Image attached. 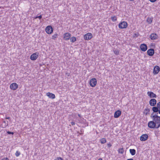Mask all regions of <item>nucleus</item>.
I'll return each mask as SVG.
<instances>
[{
	"instance_id": "12",
	"label": "nucleus",
	"mask_w": 160,
	"mask_h": 160,
	"mask_svg": "<svg viewBox=\"0 0 160 160\" xmlns=\"http://www.w3.org/2000/svg\"><path fill=\"white\" fill-rule=\"evenodd\" d=\"M150 105L152 106H154L157 103V100L154 98L150 100L149 102Z\"/></svg>"
},
{
	"instance_id": "19",
	"label": "nucleus",
	"mask_w": 160,
	"mask_h": 160,
	"mask_svg": "<svg viewBox=\"0 0 160 160\" xmlns=\"http://www.w3.org/2000/svg\"><path fill=\"white\" fill-rule=\"evenodd\" d=\"M159 109L157 106H153V107L152 108V110L153 111L152 113H154V112H157V114H158V112L159 111Z\"/></svg>"
},
{
	"instance_id": "1",
	"label": "nucleus",
	"mask_w": 160,
	"mask_h": 160,
	"mask_svg": "<svg viewBox=\"0 0 160 160\" xmlns=\"http://www.w3.org/2000/svg\"><path fill=\"white\" fill-rule=\"evenodd\" d=\"M150 117L152 118L153 121L157 125L158 128H159L160 127V117L156 114L153 115V113H152Z\"/></svg>"
},
{
	"instance_id": "2",
	"label": "nucleus",
	"mask_w": 160,
	"mask_h": 160,
	"mask_svg": "<svg viewBox=\"0 0 160 160\" xmlns=\"http://www.w3.org/2000/svg\"><path fill=\"white\" fill-rule=\"evenodd\" d=\"M148 126L150 128H158L157 125L153 121H149L148 123Z\"/></svg>"
},
{
	"instance_id": "45",
	"label": "nucleus",
	"mask_w": 160,
	"mask_h": 160,
	"mask_svg": "<svg viewBox=\"0 0 160 160\" xmlns=\"http://www.w3.org/2000/svg\"><path fill=\"white\" fill-rule=\"evenodd\" d=\"M129 0L130 1H134V0Z\"/></svg>"
},
{
	"instance_id": "34",
	"label": "nucleus",
	"mask_w": 160,
	"mask_h": 160,
	"mask_svg": "<svg viewBox=\"0 0 160 160\" xmlns=\"http://www.w3.org/2000/svg\"><path fill=\"white\" fill-rule=\"evenodd\" d=\"M55 160H63V159L61 157H58L56 158Z\"/></svg>"
},
{
	"instance_id": "44",
	"label": "nucleus",
	"mask_w": 160,
	"mask_h": 160,
	"mask_svg": "<svg viewBox=\"0 0 160 160\" xmlns=\"http://www.w3.org/2000/svg\"><path fill=\"white\" fill-rule=\"evenodd\" d=\"M153 45V43H151V45L152 46Z\"/></svg>"
},
{
	"instance_id": "22",
	"label": "nucleus",
	"mask_w": 160,
	"mask_h": 160,
	"mask_svg": "<svg viewBox=\"0 0 160 160\" xmlns=\"http://www.w3.org/2000/svg\"><path fill=\"white\" fill-rule=\"evenodd\" d=\"M71 42L73 43L76 41V38L74 37H72L70 38Z\"/></svg>"
},
{
	"instance_id": "24",
	"label": "nucleus",
	"mask_w": 160,
	"mask_h": 160,
	"mask_svg": "<svg viewBox=\"0 0 160 160\" xmlns=\"http://www.w3.org/2000/svg\"><path fill=\"white\" fill-rule=\"evenodd\" d=\"M101 143L102 144H104L106 142V140L105 138H102L100 140Z\"/></svg>"
},
{
	"instance_id": "43",
	"label": "nucleus",
	"mask_w": 160,
	"mask_h": 160,
	"mask_svg": "<svg viewBox=\"0 0 160 160\" xmlns=\"http://www.w3.org/2000/svg\"><path fill=\"white\" fill-rule=\"evenodd\" d=\"M98 160H103L102 158H99L98 159Z\"/></svg>"
},
{
	"instance_id": "30",
	"label": "nucleus",
	"mask_w": 160,
	"mask_h": 160,
	"mask_svg": "<svg viewBox=\"0 0 160 160\" xmlns=\"http://www.w3.org/2000/svg\"><path fill=\"white\" fill-rule=\"evenodd\" d=\"M114 53L117 55L119 54V52L118 50H115L114 51Z\"/></svg>"
},
{
	"instance_id": "4",
	"label": "nucleus",
	"mask_w": 160,
	"mask_h": 160,
	"mask_svg": "<svg viewBox=\"0 0 160 160\" xmlns=\"http://www.w3.org/2000/svg\"><path fill=\"white\" fill-rule=\"evenodd\" d=\"M46 32L48 34H50L52 32L53 29L51 26H48L46 28Z\"/></svg>"
},
{
	"instance_id": "11",
	"label": "nucleus",
	"mask_w": 160,
	"mask_h": 160,
	"mask_svg": "<svg viewBox=\"0 0 160 160\" xmlns=\"http://www.w3.org/2000/svg\"><path fill=\"white\" fill-rule=\"evenodd\" d=\"M160 70V68L158 66H156L154 68L153 73L154 74H157L158 73Z\"/></svg>"
},
{
	"instance_id": "23",
	"label": "nucleus",
	"mask_w": 160,
	"mask_h": 160,
	"mask_svg": "<svg viewBox=\"0 0 160 160\" xmlns=\"http://www.w3.org/2000/svg\"><path fill=\"white\" fill-rule=\"evenodd\" d=\"M118 151L119 153L122 154L124 151V149L123 148H121L118 149Z\"/></svg>"
},
{
	"instance_id": "25",
	"label": "nucleus",
	"mask_w": 160,
	"mask_h": 160,
	"mask_svg": "<svg viewBox=\"0 0 160 160\" xmlns=\"http://www.w3.org/2000/svg\"><path fill=\"white\" fill-rule=\"evenodd\" d=\"M58 34H55L52 36V39L54 40H55L56 39L58 38Z\"/></svg>"
},
{
	"instance_id": "31",
	"label": "nucleus",
	"mask_w": 160,
	"mask_h": 160,
	"mask_svg": "<svg viewBox=\"0 0 160 160\" xmlns=\"http://www.w3.org/2000/svg\"><path fill=\"white\" fill-rule=\"evenodd\" d=\"M7 133L8 134H12V135H13V134H14V132H11L9 131H7Z\"/></svg>"
},
{
	"instance_id": "6",
	"label": "nucleus",
	"mask_w": 160,
	"mask_h": 160,
	"mask_svg": "<svg viewBox=\"0 0 160 160\" xmlns=\"http://www.w3.org/2000/svg\"><path fill=\"white\" fill-rule=\"evenodd\" d=\"M92 37V34L91 33H88L84 36V38L86 40H89Z\"/></svg>"
},
{
	"instance_id": "15",
	"label": "nucleus",
	"mask_w": 160,
	"mask_h": 160,
	"mask_svg": "<svg viewBox=\"0 0 160 160\" xmlns=\"http://www.w3.org/2000/svg\"><path fill=\"white\" fill-rule=\"evenodd\" d=\"M147 94L151 98H156L157 97L156 95L152 92H148Z\"/></svg>"
},
{
	"instance_id": "18",
	"label": "nucleus",
	"mask_w": 160,
	"mask_h": 160,
	"mask_svg": "<svg viewBox=\"0 0 160 160\" xmlns=\"http://www.w3.org/2000/svg\"><path fill=\"white\" fill-rule=\"evenodd\" d=\"M47 95L48 96L49 98L52 99H54L55 98V95L52 93L48 92L47 93Z\"/></svg>"
},
{
	"instance_id": "36",
	"label": "nucleus",
	"mask_w": 160,
	"mask_h": 160,
	"mask_svg": "<svg viewBox=\"0 0 160 160\" xmlns=\"http://www.w3.org/2000/svg\"><path fill=\"white\" fill-rule=\"evenodd\" d=\"M71 123L72 126H73L75 125V122H71Z\"/></svg>"
},
{
	"instance_id": "10",
	"label": "nucleus",
	"mask_w": 160,
	"mask_h": 160,
	"mask_svg": "<svg viewBox=\"0 0 160 160\" xmlns=\"http://www.w3.org/2000/svg\"><path fill=\"white\" fill-rule=\"evenodd\" d=\"M71 34L68 32L65 33L63 35V38L65 40H68L70 39Z\"/></svg>"
},
{
	"instance_id": "41",
	"label": "nucleus",
	"mask_w": 160,
	"mask_h": 160,
	"mask_svg": "<svg viewBox=\"0 0 160 160\" xmlns=\"http://www.w3.org/2000/svg\"><path fill=\"white\" fill-rule=\"evenodd\" d=\"M158 113L160 114V108L159 109V111H158Z\"/></svg>"
},
{
	"instance_id": "39",
	"label": "nucleus",
	"mask_w": 160,
	"mask_h": 160,
	"mask_svg": "<svg viewBox=\"0 0 160 160\" xmlns=\"http://www.w3.org/2000/svg\"><path fill=\"white\" fill-rule=\"evenodd\" d=\"M127 160H134L132 158H130V159H128Z\"/></svg>"
},
{
	"instance_id": "32",
	"label": "nucleus",
	"mask_w": 160,
	"mask_h": 160,
	"mask_svg": "<svg viewBox=\"0 0 160 160\" xmlns=\"http://www.w3.org/2000/svg\"><path fill=\"white\" fill-rule=\"evenodd\" d=\"M157 107L159 108L160 109V102L158 103L157 104Z\"/></svg>"
},
{
	"instance_id": "7",
	"label": "nucleus",
	"mask_w": 160,
	"mask_h": 160,
	"mask_svg": "<svg viewBox=\"0 0 160 160\" xmlns=\"http://www.w3.org/2000/svg\"><path fill=\"white\" fill-rule=\"evenodd\" d=\"M10 87L12 90H15L18 88V85L16 83H13L10 85Z\"/></svg>"
},
{
	"instance_id": "5",
	"label": "nucleus",
	"mask_w": 160,
	"mask_h": 160,
	"mask_svg": "<svg viewBox=\"0 0 160 160\" xmlns=\"http://www.w3.org/2000/svg\"><path fill=\"white\" fill-rule=\"evenodd\" d=\"M90 84L91 86L94 87L97 83V80L95 78H92L90 81Z\"/></svg>"
},
{
	"instance_id": "38",
	"label": "nucleus",
	"mask_w": 160,
	"mask_h": 160,
	"mask_svg": "<svg viewBox=\"0 0 160 160\" xmlns=\"http://www.w3.org/2000/svg\"><path fill=\"white\" fill-rule=\"evenodd\" d=\"M2 160H8V159L7 158H3V159H2Z\"/></svg>"
},
{
	"instance_id": "33",
	"label": "nucleus",
	"mask_w": 160,
	"mask_h": 160,
	"mask_svg": "<svg viewBox=\"0 0 160 160\" xmlns=\"http://www.w3.org/2000/svg\"><path fill=\"white\" fill-rule=\"evenodd\" d=\"M38 18L39 19H41L42 18V16L41 15H40L38 16H37L35 18L36 19Z\"/></svg>"
},
{
	"instance_id": "35",
	"label": "nucleus",
	"mask_w": 160,
	"mask_h": 160,
	"mask_svg": "<svg viewBox=\"0 0 160 160\" xmlns=\"http://www.w3.org/2000/svg\"><path fill=\"white\" fill-rule=\"evenodd\" d=\"M107 145L108 147L109 148L111 147L112 146V145L110 142L108 143Z\"/></svg>"
},
{
	"instance_id": "42",
	"label": "nucleus",
	"mask_w": 160,
	"mask_h": 160,
	"mask_svg": "<svg viewBox=\"0 0 160 160\" xmlns=\"http://www.w3.org/2000/svg\"><path fill=\"white\" fill-rule=\"evenodd\" d=\"M81 116V115H80V114H78V116L79 117H81V116Z\"/></svg>"
},
{
	"instance_id": "29",
	"label": "nucleus",
	"mask_w": 160,
	"mask_h": 160,
	"mask_svg": "<svg viewBox=\"0 0 160 160\" xmlns=\"http://www.w3.org/2000/svg\"><path fill=\"white\" fill-rule=\"evenodd\" d=\"M139 33H134L133 34V37L134 38H136L139 35Z\"/></svg>"
},
{
	"instance_id": "27",
	"label": "nucleus",
	"mask_w": 160,
	"mask_h": 160,
	"mask_svg": "<svg viewBox=\"0 0 160 160\" xmlns=\"http://www.w3.org/2000/svg\"><path fill=\"white\" fill-rule=\"evenodd\" d=\"M152 18H148L147 20V22L149 24H151L152 22Z\"/></svg>"
},
{
	"instance_id": "26",
	"label": "nucleus",
	"mask_w": 160,
	"mask_h": 160,
	"mask_svg": "<svg viewBox=\"0 0 160 160\" xmlns=\"http://www.w3.org/2000/svg\"><path fill=\"white\" fill-rule=\"evenodd\" d=\"M112 20L113 22H115L117 20L116 17L115 16H113L111 17Z\"/></svg>"
},
{
	"instance_id": "21",
	"label": "nucleus",
	"mask_w": 160,
	"mask_h": 160,
	"mask_svg": "<svg viewBox=\"0 0 160 160\" xmlns=\"http://www.w3.org/2000/svg\"><path fill=\"white\" fill-rule=\"evenodd\" d=\"M130 152L132 155H134L136 154V150L134 149H130Z\"/></svg>"
},
{
	"instance_id": "14",
	"label": "nucleus",
	"mask_w": 160,
	"mask_h": 160,
	"mask_svg": "<svg viewBox=\"0 0 160 160\" xmlns=\"http://www.w3.org/2000/svg\"><path fill=\"white\" fill-rule=\"evenodd\" d=\"M158 35L155 33H152L150 36V38L152 40H156L158 38Z\"/></svg>"
},
{
	"instance_id": "13",
	"label": "nucleus",
	"mask_w": 160,
	"mask_h": 160,
	"mask_svg": "<svg viewBox=\"0 0 160 160\" xmlns=\"http://www.w3.org/2000/svg\"><path fill=\"white\" fill-rule=\"evenodd\" d=\"M148 138V136L147 134H142L140 137V140L141 141H144L146 140Z\"/></svg>"
},
{
	"instance_id": "16",
	"label": "nucleus",
	"mask_w": 160,
	"mask_h": 160,
	"mask_svg": "<svg viewBox=\"0 0 160 160\" xmlns=\"http://www.w3.org/2000/svg\"><path fill=\"white\" fill-rule=\"evenodd\" d=\"M121 112L120 110H118L116 111L114 114V117L115 118H118L121 115Z\"/></svg>"
},
{
	"instance_id": "40",
	"label": "nucleus",
	"mask_w": 160,
	"mask_h": 160,
	"mask_svg": "<svg viewBox=\"0 0 160 160\" xmlns=\"http://www.w3.org/2000/svg\"><path fill=\"white\" fill-rule=\"evenodd\" d=\"M6 119H10V117H7V118H6Z\"/></svg>"
},
{
	"instance_id": "28",
	"label": "nucleus",
	"mask_w": 160,
	"mask_h": 160,
	"mask_svg": "<svg viewBox=\"0 0 160 160\" xmlns=\"http://www.w3.org/2000/svg\"><path fill=\"white\" fill-rule=\"evenodd\" d=\"M20 154V152L18 151H17L15 153V155L17 157H18Z\"/></svg>"
},
{
	"instance_id": "9",
	"label": "nucleus",
	"mask_w": 160,
	"mask_h": 160,
	"mask_svg": "<svg viewBox=\"0 0 160 160\" xmlns=\"http://www.w3.org/2000/svg\"><path fill=\"white\" fill-rule=\"evenodd\" d=\"M147 52L148 55L152 56L155 53L154 50L153 48H150L148 50Z\"/></svg>"
},
{
	"instance_id": "37",
	"label": "nucleus",
	"mask_w": 160,
	"mask_h": 160,
	"mask_svg": "<svg viewBox=\"0 0 160 160\" xmlns=\"http://www.w3.org/2000/svg\"><path fill=\"white\" fill-rule=\"evenodd\" d=\"M152 2H156L157 0H149Z\"/></svg>"
},
{
	"instance_id": "17",
	"label": "nucleus",
	"mask_w": 160,
	"mask_h": 160,
	"mask_svg": "<svg viewBox=\"0 0 160 160\" xmlns=\"http://www.w3.org/2000/svg\"><path fill=\"white\" fill-rule=\"evenodd\" d=\"M38 56V55L37 53H34L32 54L30 56V59L32 60H36Z\"/></svg>"
},
{
	"instance_id": "46",
	"label": "nucleus",
	"mask_w": 160,
	"mask_h": 160,
	"mask_svg": "<svg viewBox=\"0 0 160 160\" xmlns=\"http://www.w3.org/2000/svg\"><path fill=\"white\" fill-rule=\"evenodd\" d=\"M1 8V7H0V8Z\"/></svg>"
},
{
	"instance_id": "8",
	"label": "nucleus",
	"mask_w": 160,
	"mask_h": 160,
	"mask_svg": "<svg viewBox=\"0 0 160 160\" xmlns=\"http://www.w3.org/2000/svg\"><path fill=\"white\" fill-rule=\"evenodd\" d=\"M140 48L141 50L143 52L146 51L148 49V47L147 45L145 43L142 44L141 45Z\"/></svg>"
},
{
	"instance_id": "3",
	"label": "nucleus",
	"mask_w": 160,
	"mask_h": 160,
	"mask_svg": "<svg viewBox=\"0 0 160 160\" xmlns=\"http://www.w3.org/2000/svg\"><path fill=\"white\" fill-rule=\"evenodd\" d=\"M128 23L125 21H123L121 22L119 24V28L121 29H123L126 28L128 26Z\"/></svg>"
},
{
	"instance_id": "20",
	"label": "nucleus",
	"mask_w": 160,
	"mask_h": 160,
	"mask_svg": "<svg viewBox=\"0 0 160 160\" xmlns=\"http://www.w3.org/2000/svg\"><path fill=\"white\" fill-rule=\"evenodd\" d=\"M150 111V109L149 108H145L144 110V111L143 112V113L146 115H147L149 113V112Z\"/></svg>"
}]
</instances>
